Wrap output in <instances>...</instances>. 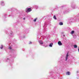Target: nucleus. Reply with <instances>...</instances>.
<instances>
[{"label": "nucleus", "instance_id": "nucleus-9", "mask_svg": "<svg viewBox=\"0 0 79 79\" xmlns=\"http://www.w3.org/2000/svg\"><path fill=\"white\" fill-rule=\"evenodd\" d=\"M53 44L52 43H51L50 44H49V47H52V46L53 45Z\"/></svg>", "mask_w": 79, "mask_h": 79}, {"label": "nucleus", "instance_id": "nucleus-16", "mask_svg": "<svg viewBox=\"0 0 79 79\" xmlns=\"http://www.w3.org/2000/svg\"><path fill=\"white\" fill-rule=\"evenodd\" d=\"M0 48H1V49H2V48H3V45H1Z\"/></svg>", "mask_w": 79, "mask_h": 79}, {"label": "nucleus", "instance_id": "nucleus-13", "mask_svg": "<svg viewBox=\"0 0 79 79\" xmlns=\"http://www.w3.org/2000/svg\"><path fill=\"white\" fill-rule=\"evenodd\" d=\"M74 48H77V46L76 45H74Z\"/></svg>", "mask_w": 79, "mask_h": 79}, {"label": "nucleus", "instance_id": "nucleus-11", "mask_svg": "<svg viewBox=\"0 0 79 79\" xmlns=\"http://www.w3.org/2000/svg\"><path fill=\"white\" fill-rule=\"evenodd\" d=\"M63 23L62 22H60L59 23V25H60V26H61L62 25H63Z\"/></svg>", "mask_w": 79, "mask_h": 79}, {"label": "nucleus", "instance_id": "nucleus-10", "mask_svg": "<svg viewBox=\"0 0 79 79\" xmlns=\"http://www.w3.org/2000/svg\"><path fill=\"white\" fill-rule=\"evenodd\" d=\"M74 31H71L70 34H71L72 35H73L74 34Z\"/></svg>", "mask_w": 79, "mask_h": 79}, {"label": "nucleus", "instance_id": "nucleus-20", "mask_svg": "<svg viewBox=\"0 0 79 79\" xmlns=\"http://www.w3.org/2000/svg\"><path fill=\"white\" fill-rule=\"evenodd\" d=\"M77 73H78V71H77Z\"/></svg>", "mask_w": 79, "mask_h": 79}, {"label": "nucleus", "instance_id": "nucleus-15", "mask_svg": "<svg viewBox=\"0 0 79 79\" xmlns=\"http://www.w3.org/2000/svg\"><path fill=\"white\" fill-rule=\"evenodd\" d=\"M73 38H74L75 39H76L77 37L76 35H73Z\"/></svg>", "mask_w": 79, "mask_h": 79}, {"label": "nucleus", "instance_id": "nucleus-17", "mask_svg": "<svg viewBox=\"0 0 79 79\" xmlns=\"http://www.w3.org/2000/svg\"><path fill=\"white\" fill-rule=\"evenodd\" d=\"M32 44V42H31V41H30L29 43V44Z\"/></svg>", "mask_w": 79, "mask_h": 79}, {"label": "nucleus", "instance_id": "nucleus-18", "mask_svg": "<svg viewBox=\"0 0 79 79\" xmlns=\"http://www.w3.org/2000/svg\"><path fill=\"white\" fill-rule=\"evenodd\" d=\"M25 19H26V18H23V20H25Z\"/></svg>", "mask_w": 79, "mask_h": 79}, {"label": "nucleus", "instance_id": "nucleus-6", "mask_svg": "<svg viewBox=\"0 0 79 79\" xmlns=\"http://www.w3.org/2000/svg\"><path fill=\"white\" fill-rule=\"evenodd\" d=\"M9 49H10V50L11 51H14V49H12V48H11V47L10 46H9Z\"/></svg>", "mask_w": 79, "mask_h": 79}, {"label": "nucleus", "instance_id": "nucleus-7", "mask_svg": "<svg viewBox=\"0 0 79 79\" xmlns=\"http://www.w3.org/2000/svg\"><path fill=\"white\" fill-rule=\"evenodd\" d=\"M66 75H70L71 74V73L69 72H67L66 73Z\"/></svg>", "mask_w": 79, "mask_h": 79}, {"label": "nucleus", "instance_id": "nucleus-1", "mask_svg": "<svg viewBox=\"0 0 79 79\" xmlns=\"http://www.w3.org/2000/svg\"><path fill=\"white\" fill-rule=\"evenodd\" d=\"M25 11L27 13L30 12V11H31V8H27L25 10Z\"/></svg>", "mask_w": 79, "mask_h": 79}, {"label": "nucleus", "instance_id": "nucleus-2", "mask_svg": "<svg viewBox=\"0 0 79 79\" xmlns=\"http://www.w3.org/2000/svg\"><path fill=\"white\" fill-rule=\"evenodd\" d=\"M68 56H69V53L68 52L65 57V61H67V60L68 58Z\"/></svg>", "mask_w": 79, "mask_h": 79}, {"label": "nucleus", "instance_id": "nucleus-5", "mask_svg": "<svg viewBox=\"0 0 79 79\" xmlns=\"http://www.w3.org/2000/svg\"><path fill=\"white\" fill-rule=\"evenodd\" d=\"M40 44V45H43V44H44V43L43 42V41L40 40L39 41Z\"/></svg>", "mask_w": 79, "mask_h": 79}, {"label": "nucleus", "instance_id": "nucleus-12", "mask_svg": "<svg viewBox=\"0 0 79 79\" xmlns=\"http://www.w3.org/2000/svg\"><path fill=\"white\" fill-rule=\"evenodd\" d=\"M37 18L33 20L34 22H35L36 21V20H37Z\"/></svg>", "mask_w": 79, "mask_h": 79}, {"label": "nucleus", "instance_id": "nucleus-14", "mask_svg": "<svg viewBox=\"0 0 79 79\" xmlns=\"http://www.w3.org/2000/svg\"><path fill=\"white\" fill-rule=\"evenodd\" d=\"M53 18L54 19H56V16L55 15H54Z\"/></svg>", "mask_w": 79, "mask_h": 79}, {"label": "nucleus", "instance_id": "nucleus-19", "mask_svg": "<svg viewBox=\"0 0 79 79\" xmlns=\"http://www.w3.org/2000/svg\"><path fill=\"white\" fill-rule=\"evenodd\" d=\"M78 52H79V48L78 49Z\"/></svg>", "mask_w": 79, "mask_h": 79}, {"label": "nucleus", "instance_id": "nucleus-3", "mask_svg": "<svg viewBox=\"0 0 79 79\" xmlns=\"http://www.w3.org/2000/svg\"><path fill=\"white\" fill-rule=\"evenodd\" d=\"M0 3L1 5H2V6H4V5H5V3H4V2H3V1H1Z\"/></svg>", "mask_w": 79, "mask_h": 79}, {"label": "nucleus", "instance_id": "nucleus-8", "mask_svg": "<svg viewBox=\"0 0 79 79\" xmlns=\"http://www.w3.org/2000/svg\"><path fill=\"white\" fill-rule=\"evenodd\" d=\"M34 7L36 9H38V8H39V7L38 6L36 5Z\"/></svg>", "mask_w": 79, "mask_h": 79}, {"label": "nucleus", "instance_id": "nucleus-4", "mask_svg": "<svg viewBox=\"0 0 79 79\" xmlns=\"http://www.w3.org/2000/svg\"><path fill=\"white\" fill-rule=\"evenodd\" d=\"M58 45L60 46L62 45V43H61V42L60 41H59L58 42Z\"/></svg>", "mask_w": 79, "mask_h": 79}]
</instances>
